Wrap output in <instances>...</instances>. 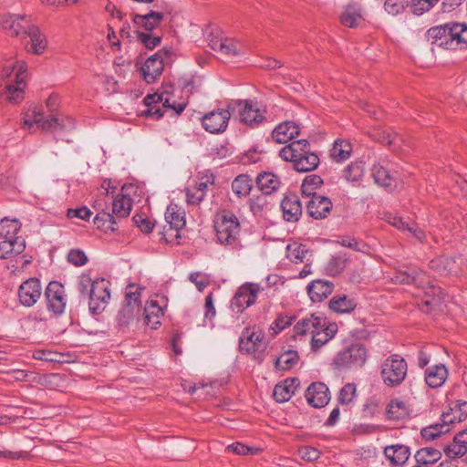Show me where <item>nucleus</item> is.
<instances>
[{"mask_svg": "<svg viewBox=\"0 0 467 467\" xmlns=\"http://www.w3.org/2000/svg\"><path fill=\"white\" fill-rule=\"evenodd\" d=\"M426 36L433 47L447 50L465 49L467 48V24L451 21L432 26L428 29Z\"/></svg>", "mask_w": 467, "mask_h": 467, "instance_id": "1", "label": "nucleus"}, {"mask_svg": "<svg viewBox=\"0 0 467 467\" xmlns=\"http://www.w3.org/2000/svg\"><path fill=\"white\" fill-rule=\"evenodd\" d=\"M279 156L285 161L293 163L296 171L308 172L316 170L319 165V157L310 150L307 140L292 141L279 151Z\"/></svg>", "mask_w": 467, "mask_h": 467, "instance_id": "2", "label": "nucleus"}, {"mask_svg": "<svg viewBox=\"0 0 467 467\" xmlns=\"http://www.w3.org/2000/svg\"><path fill=\"white\" fill-rule=\"evenodd\" d=\"M46 106L48 111L51 113L48 118H44L43 112L37 109L36 106H34L25 114L23 119L24 127L30 129L34 124H36L37 128L44 131H49L57 129L64 130L67 127V124L63 119L58 118L57 114H55L58 108V96L54 94L50 95L46 100Z\"/></svg>", "mask_w": 467, "mask_h": 467, "instance_id": "3", "label": "nucleus"}, {"mask_svg": "<svg viewBox=\"0 0 467 467\" xmlns=\"http://www.w3.org/2000/svg\"><path fill=\"white\" fill-rule=\"evenodd\" d=\"M27 66L25 61H17L16 63H10L2 68L0 78L3 79L9 78L15 75L14 80H10L5 87L4 96L11 103H19L24 99L25 74Z\"/></svg>", "mask_w": 467, "mask_h": 467, "instance_id": "4", "label": "nucleus"}, {"mask_svg": "<svg viewBox=\"0 0 467 467\" xmlns=\"http://www.w3.org/2000/svg\"><path fill=\"white\" fill-rule=\"evenodd\" d=\"M214 230L221 244H234L240 232L238 218L231 211L223 210L216 215Z\"/></svg>", "mask_w": 467, "mask_h": 467, "instance_id": "5", "label": "nucleus"}, {"mask_svg": "<svg viewBox=\"0 0 467 467\" xmlns=\"http://www.w3.org/2000/svg\"><path fill=\"white\" fill-rule=\"evenodd\" d=\"M408 372L406 360L400 355H391L381 364V378L388 387H398L404 381Z\"/></svg>", "mask_w": 467, "mask_h": 467, "instance_id": "6", "label": "nucleus"}, {"mask_svg": "<svg viewBox=\"0 0 467 467\" xmlns=\"http://www.w3.org/2000/svg\"><path fill=\"white\" fill-rule=\"evenodd\" d=\"M140 287L130 284L126 287L125 303L117 315L118 325L121 327H128L133 321L136 314L141 310Z\"/></svg>", "mask_w": 467, "mask_h": 467, "instance_id": "7", "label": "nucleus"}, {"mask_svg": "<svg viewBox=\"0 0 467 467\" xmlns=\"http://www.w3.org/2000/svg\"><path fill=\"white\" fill-rule=\"evenodd\" d=\"M264 333L254 328L245 327L239 337V349L243 353L252 354L254 359L262 362L265 358V345Z\"/></svg>", "mask_w": 467, "mask_h": 467, "instance_id": "8", "label": "nucleus"}, {"mask_svg": "<svg viewBox=\"0 0 467 467\" xmlns=\"http://www.w3.org/2000/svg\"><path fill=\"white\" fill-rule=\"evenodd\" d=\"M228 108L234 114L238 111L240 120L251 128H257L260 124L266 120L265 110L253 105L251 100H232L228 103Z\"/></svg>", "mask_w": 467, "mask_h": 467, "instance_id": "9", "label": "nucleus"}, {"mask_svg": "<svg viewBox=\"0 0 467 467\" xmlns=\"http://www.w3.org/2000/svg\"><path fill=\"white\" fill-rule=\"evenodd\" d=\"M368 358V350L360 343L351 344L345 349L339 351L334 358V365L337 368H360Z\"/></svg>", "mask_w": 467, "mask_h": 467, "instance_id": "10", "label": "nucleus"}, {"mask_svg": "<svg viewBox=\"0 0 467 467\" xmlns=\"http://www.w3.org/2000/svg\"><path fill=\"white\" fill-rule=\"evenodd\" d=\"M171 57V51L163 49L150 56L140 67L143 79L153 83L161 75L165 63Z\"/></svg>", "mask_w": 467, "mask_h": 467, "instance_id": "11", "label": "nucleus"}, {"mask_svg": "<svg viewBox=\"0 0 467 467\" xmlns=\"http://www.w3.org/2000/svg\"><path fill=\"white\" fill-rule=\"evenodd\" d=\"M33 25L31 17L26 15L0 16V26L12 36H26Z\"/></svg>", "mask_w": 467, "mask_h": 467, "instance_id": "12", "label": "nucleus"}, {"mask_svg": "<svg viewBox=\"0 0 467 467\" xmlns=\"http://www.w3.org/2000/svg\"><path fill=\"white\" fill-rule=\"evenodd\" d=\"M261 287L257 284L246 283L241 285L231 300V308L235 313H242L254 304Z\"/></svg>", "mask_w": 467, "mask_h": 467, "instance_id": "13", "label": "nucleus"}, {"mask_svg": "<svg viewBox=\"0 0 467 467\" xmlns=\"http://www.w3.org/2000/svg\"><path fill=\"white\" fill-rule=\"evenodd\" d=\"M320 324H317L311 336V349L314 352L319 350L321 347L329 342L337 332V325L334 322H328L322 313H318Z\"/></svg>", "mask_w": 467, "mask_h": 467, "instance_id": "14", "label": "nucleus"}, {"mask_svg": "<svg viewBox=\"0 0 467 467\" xmlns=\"http://www.w3.org/2000/svg\"><path fill=\"white\" fill-rule=\"evenodd\" d=\"M110 298V292L105 279H97L93 282L89 291L88 308L93 315L100 314Z\"/></svg>", "mask_w": 467, "mask_h": 467, "instance_id": "15", "label": "nucleus"}, {"mask_svg": "<svg viewBox=\"0 0 467 467\" xmlns=\"http://www.w3.org/2000/svg\"><path fill=\"white\" fill-rule=\"evenodd\" d=\"M231 116L232 110L227 107V109H219L206 113L202 117L201 121L206 131L219 134L226 130Z\"/></svg>", "mask_w": 467, "mask_h": 467, "instance_id": "16", "label": "nucleus"}, {"mask_svg": "<svg viewBox=\"0 0 467 467\" xmlns=\"http://www.w3.org/2000/svg\"><path fill=\"white\" fill-rule=\"evenodd\" d=\"M65 289L61 283L57 281L50 282L46 290L45 297L48 311L55 316L61 315L66 307Z\"/></svg>", "mask_w": 467, "mask_h": 467, "instance_id": "17", "label": "nucleus"}, {"mask_svg": "<svg viewBox=\"0 0 467 467\" xmlns=\"http://www.w3.org/2000/svg\"><path fill=\"white\" fill-rule=\"evenodd\" d=\"M19 303L26 306L31 307L40 299L42 295V285L40 280L36 277L24 281L18 288Z\"/></svg>", "mask_w": 467, "mask_h": 467, "instance_id": "18", "label": "nucleus"}, {"mask_svg": "<svg viewBox=\"0 0 467 467\" xmlns=\"http://www.w3.org/2000/svg\"><path fill=\"white\" fill-rule=\"evenodd\" d=\"M134 188L133 184L126 183L121 187L112 201V214L118 218L128 217L130 213L133 201L130 196V190Z\"/></svg>", "mask_w": 467, "mask_h": 467, "instance_id": "19", "label": "nucleus"}, {"mask_svg": "<svg viewBox=\"0 0 467 467\" xmlns=\"http://www.w3.org/2000/svg\"><path fill=\"white\" fill-rule=\"evenodd\" d=\"M305 397L308 404L314 408H323L330 400L329 389L323 382L311 383L305 392Z\"/></svg>", "mask_w": 467, "mask_h": 467, "instance_id": "20", "label": "nucleus"}, {"mask_svg": "<svg viewBox=\"0 0 467 467\" xmlns=\"http://www.w3.org/2000/svg\"><path fill=\"white\" fill-rule=\"evenodd\" d=\"M333 208V203L328 197L313 195L306 203L307 214L315 220L327 218Z\"/></svg>", "mask_w": 467, "mask_h": 467, "instance_id": "21", "label": "nucleus"}, {"mask_svg": "<svg viewBox=\"0 0 467 467\" xmlns=\"http://www.w3.org/2000/svg\"><path fill=\"white\" fill-rule=\"evenodd\" d=\"M280 206L283 213V218L286 222L296 223L302 216V203L296 193L289 192L285 194Z\"/></svg>", "mask_w": 467, "mask_h": 467, "instance_id": "22", "label": "nucleus"}, {"mask_svg": "<svg viewBox=\"0 0 467 467\" xmlns=\"http://www.w3.org/2000/svg\"><path fill=\"white\" fill-rule=\"evenodd\" d=\"M431 270L442 276L458 275L461 273L460 264L455 258L439 256L429 263Z\"/></svg>", "mask_w": 467, "mask_h": 467, "instance_id": "23", "label": "nucleus"}, {"mask_svg": "<svg viewBox=\"0 0 467 467\" xmlns=\"http://www.w3.org/2000/svg\"><path fill=\"white\" fill-rule=\"evenodd\" d=\"M467 419V401L453 400L449 403L448 410L443 411L441 420L450 426Z\"/></svg>", "mask_w": 467, "mask_h": 467, "instance_id": "24", "label": "nucleus"}, {"mask_svg": "<svg viewBox=\"0 0 467 467\" xmlns=\"http://www.w3.org/2000/svg\"><path fill=\"white\" fill-rule=\"evenodd\" d=\"M384 456L391 466H403L410 455L408 446L403 444H393L384 448Z\"/></svg>", "mask_w": 467, "mask_h": 467, "instance_id": "25", "label": "nucleus"}, {"mask_svg": "<svg viewBox=\"0 0 467 467\" xmlns=\"http://www.w3.org/2000/svg\"><path fill=\"white\" fill-rule=\"evenodd\" d=\"M300 133L299 126L294 121H284L277 125L273 132V139L280 144H285L297 137Z\"/></svg>", "mask_w": 467, "mask_h": 467, "instance_id": "26", "label": "nucleus"}, {"mask_svg": "<svg viewBox=\"0 0 467 467\" xmlns=\"http://www.w3.org/2000/svg\"><path fill=\"white\" fill-rule=\"evenodd\" d=\"M362 21L361 8L357 3L348 4L339 16L340 24L349 28L358 27Z\"/></svg>", "mask_w": 467, "mask_h": 467, "instance_id": "27", "label": "nucleus"}, {"mask_svg": "<svg viewBox=\"0 0 467 467\" xmlns=\"http://www.w3.org/2000/svg\"><path fill=\"white\" fill-rule=\"evenodd\" d=\"M334 284L327 280L317 279L307 285V294L313 302H322L332 294Z\"/></svg>", "mask_w": 467, "mask_h": 467, "instance_id": "28", "label": "nucleus"}, {"mask_svg": "<svg viewBox=\"0 0 467 467\" xmlns=\"http://www.w3.org/2000/svg\"><path fill=\"white\" fill-rule=\"evenodd\" d=\"M299 385L300 381L297 378H288L275 386L273 397L279 403L288 401Z\"/></svg>", "mask_w": 467, "mask_h": 467, "instance_id": "29", "label": "nucleus"}, {"mask_svg": "<svg viewBox=\"0 0 467 467\" xmlns=\"http://www.w3.org/2000/svg\"><path fill=\"white\" fill-rule=\"evenodd\" d=\"M375 182L385 188L395 187L398 179L397 172H391L388 168L380 163L374 164L371 169Z\"/></svg>", "mask_w": 467, "mask_h": 467, "instance_id": "30", "label": "nucleus"}, {"mask_svg": "<svg viewBox=\"0 0 467 467\" xmlns=\"http://www.w3.org/2000/svg\"><path fill=\"white\" fill-rule=\"evenodd\" d=\"M258 189L265 195L276 192L281 184L279 178L270 171L260 172L255 179Z\"/></svg>", "mask_w": 467, "mask_h": 467, "instance_id": "31", "label": "nucleus"}, {"mask_svg": "<svg viewBox=\"0 0 467 467\" xmlns=\"http://www.w3.org/2000/svg\"><path fill=\"white\" fill-rule=\"evenodd\" d=\"M447 377L448 370L443 364L431 366L425 370V382L432 389L442 386Z\"/></svg>", "mask_w": 467, "mask_h": 467, "instance_id": "32", "label": "nucleus"}, {"mask_svg": "<svg viewBox=\"0 0 467 467\" xmlns=\"http://www.w3.org/2000/svg\"><path fill=\"white\" fill-rule=\"evenodd\" d=\"M26 242L24 238L3 239L0 242V259H7L24 252Z\"/></svg>", "mask_w": 467, "mask_h": 467, "instance_id": "33", "label": "nucleus"}, {"mask_svg": "<svg viewBox=\"0 0 467 467\" xmlns=\"http://www.w3.org/2000/svg\"><path fill=\"white\" fill-rule=\"evenodd\" d=\"M26 36L30 38L29 46L26 48L29 52L36 55L42 54L47 46V40L46 36L40 31L39 27L33 25Z\"/></svg>", "mask_w": 467, "mask_h": 467, "instance_id": "34", "label": "nucleus"}, {"mask_svg": "<svg viewBox=\"0 0 467 467\" xmlns=\"http://www.w3.org/2000/svg\"><path fill=\"white\" fill-rule=\"evenodd\" d=\"M416 464L413 467H431L441 458V451L432 447H423L414 455Z\"/></svg>", "mask_w": 467, "mask_h": 467, "instance_id": "35", "label": "nucleus"}, {"mask_svg": "<svg viewBox=\"0 0 467 467\" xmlns=\"http://www.w3.org/2000/svg\"><path fill=\"white\" fill-rule=\"evenodd\" d=\"M163 18L162 13L150 11L146 15H134L132 20L138 26L143 27L147 31H152L159 26Z\"/></svg>", "mask_w": 467, "mask_h": 467, "instance_id": "36", "label": "nucleus"}, {"mask_svg": "<svg viewBox=\"0 0 467 467\" xmlns=\"http://www.w3.org/2000/svg\"><path fill=\"white\" fill-rule=\"evenodd\" d=\"M165 221L171 229L179 231L185 226V213L177 204H170L165 212Z\"/></svg>", "mask_w": 467, "mask_h": 467, "instance_id": "37", "label": "nucleus"}, {"mask_svg": "<svg viewBox=\"0 0 467 467\" xmlns=\"http://www.w3.org/2000/svg\"><path fill=\"white\" fill-rule=\"evenodd\" d=\"M328 306L332 312L346 314L353 311L357 306V303L355 299L346 295H337L330 299Z\"/></svg>", "mask_w": 467, "mask_h": 467, "instance_id": "38", "label": "nucleus"}, {"mask_svg": "<svg viewBox=\"0 0 467 467\" xmlns=\"http://www.w3.org/2000/svg\"><path fill=\"white\" fill-rule=\"evenodd\" d=\"M425 274L418 272L415 269L408 271L396 272L391 278L392 282L400 285H421L424 281Z\"/></svg>", "mask_w": 467, "mask_h": 467, "instance_id": "39", "label": "nucleus"}, {"mask_svg": "<svg viewBox=\"0 0 467 467\" xmlns=\"http://www.w3.org/2000/svg\"><path fill=\"white\" fill-rule=\"evenodd\" d=\"M378 140L384 145L391 147L394 151L400 150L402 153L409 152V150L403 147L404 139L397 132L383 131L379 134Z\"/></svg>", "mask_w": 467, "mask_h": 467, "instance_id": "40", "label": "nucleus"}, {"mask_svg": "<svg viewBox=\"0 0 467 467\" xmlns=\"http://www.w3.org/2000/svg\"><path fill=\"white\" fill-rule=\"evenodd\" d=\"M349 258L346 253H337L331 256L327 264L326 271L331 276L340 275L348 264Z\"/></svg>", "mask_w": 467, "mask_h": 467, "instance_id": "41", "label": "nucleus"}, {"mask_svg": "<svg viewBox=\"0 0 467 467\" xmlns=\"http://www.w3.org/2000/svg\"><path fill=\"white\" fill-rule=\"evenodd\" d=\"M320 318H318V313H313L309 316L299 320L294 327V330L296 335L305 336L306 334L313 333L314 328H317V324H320Z\"/></svg>", "mask_w": 467, "mask_h": 467, "instance_id": "42", "label": "nucleus"}, {"mask_svg": "<svg viewBox=\"0 0 467 467\" xmlns=\"http://www.w3.org/2000/svg\"><path fill=\"white\" fill-rule=\"evenodd\" d=\"M253 189V180L247 174L238 175L232 182V190L238 197H246Z\"/></svg>", "mask_w": 467, "mask_h": 467, "instance_id": "43", "label": "nucleus"}, {"mask_svg": "<svg viewBox=\"0 0 467 467\" xmlns=\"http://www.w3.org/2000/svg\"><path fill=\"white\" fill-rule=\"evenodd\" d=\"M352 146L349 142L337 140L329 151L330 157L337 162H341L349 158Z\"/></svg>", "mask_w": 467, "mask_h": 467, "instance_id": "44", "label": "nucleus"}, {"mask_svg": "<svg viewBox=\"0 0 467 467\" xmlns=\"http://www.w3.org/2000/svg\"><path fill=\"white\" fill-rule=\"evenodd\" d=\"M408 414L409 410L405 402L400 400H392L386 409L387 418L391 420H400Z\"/></svg>", "mask_w": 467, "mask_h": 467, "instance_id": "45", "label": "nucleus"}, {"mask_svg": "<svg viewBox=\"0 0 467 467\" xmlns=\"http://www.w3.org/2000/svg\"><path fill=\"white\" fill-rule=\"evenodd\" d=\"M21 228V223L18 220L4 218L0 221V237L3 239H17L21 238L16 236Z\"/></svg>", "mask_w": 467, "mask_h": 467, "instance_id": "46", "label": "nucleus"}, {"mask_svg": "<svg viewBox=\"0 0 467 467\" xmlns=\"http://www.w3.org/2000/svg\"><path fill=\"white\" fill-rule=\"evenodd\" d=\"M298 360L299 357L297 351L287 350L275 359V368L279 370H289L297 364Z\"/></svg>", "mask_w": 467, "mask_h": 467, "instance_id": "47", "label": "nucleus"}, {"mask_svg": "<svg viewBox=\"0 0 467 467\" xmlns=\"http://www.w3.org/2000/svg\"><path fill=\"white\" fill-rule=\"evenodd\" d=\"M451 431L448 423H435L423 428L420 431L421 437L426 441H433L439 438L441 434H445Z\"/></svg>", "mask_w": 467, "mask_h": 467, "instance_id": "48", "label": "nucleus"}, {"mask_svg": "<svg viewBox=\"0 0 467 467\" xmlns=\"http://www.w3.org/2000/svg\"><path fill=\"white\" fill-rule=\"evenodd\" d=\"M451 431L448 423H435L423 428L420 431L421 437L426 441H433L439 438L441 434H445Z\"/></svg>", "mask_w": 467, "mask_h": 467, "instance_id": "49", "label": "nucleus"}, {"mask_svg": "<svg viewBox=\"0 0 467 467\" xmlns=\"http://www.w3.org/2000/svg\"><path fill=\"white\" fill-rule=\"evenodd\" d=\"M364 175L363 161H354L349 163L343 171V177L346 181L356 182L362 179Z\"/></svg>", "mask_w": 467, "mask_h": 467, "instance_id": "50", "label": "nucleus"}, {"mask_svg": "<svg viewBox=\"0 0 467 467\" xmlns=\"http://www.w3.org/2000/svg\"><path fill=\"white\" fill-rule=\"evenodd\" d=\"M337 243L344 247L350 248L354 251L360 252L363 254H368L369 253V245L366 244L365 242L358 240L355 238L354 236H342L337 241Z\"/></svg>", "mask_w": 467, "mask_h": 467, "instance_id": "51", "label": "nucleus"}, {"mask_svg": "<svg viewBox=\"0 0 467 467\" xmlns=\"http://www.w3.org/2000/svg\"><path fill=\"white\" fill-rule=\"evenodd\" d=\"M93 222L99 229L112 232L117 230L115 216L112 213L102 211L95 216Z\"/></svg>", "mask_w": 467, "mask_h": 467, "instance_id": "52", "label": "nucleus"}, {"mask_svg": "<svg viewBox=\"0 0 467 467\" xmlns=\"http://www.w3.org/2000/svg\"><path fill=\"white\" fill-rule=\"evenodd\" d=\"M267 195H253L248 201L250 211L255 216H262L264 213L269 209V202H267Z\"/></svg>", "mask_w": 467, "mask_h": 467, "instance_id": "53", "label": "nucleus"}, {"mask_svg": "<svg viewBox=\"0 0 467 467\" xmlns=\"http://www.w3.org/2000/svg\"><path fill=\"white\" fill-rule=\"evenodd\" d=\"M287 258L294 263H301L308 254V250L304 244H288Z\"/></svg>", "mask_w": 467, "mask_h": 467, "instance_id": "54", "label": "nucleus"}, {"mask_svg": "<svg viewBox=\"0 0 467 467\" xmlns=\"http://www.w3.org/2000/svg\"><path fill=\"white\" fill-rule=\"evenodd\" d=\"M410 6L409 0H386L384 9L391 16L402 13L406 7Z\"/></svg>", "mask_w": 467, "mask_h": 467, "instance_id": "55", "label": "nucleus"}, {"mask_svg": "<svg viewBox=\"0 0 467 467\" xmlns=\"http://www.w3.org/2000/svg\"><path fill=\"white\" fill-rule=\"evenodd\" d=\"M439 0H412L410 2V10L416 16H420L431 10Z\"/></svg>", "mask_w": 467, "mask_h": 467, "instance_id": "56", "label": "nucleus"}, {"mask_svg": "<svg viewBox=\"0 0 467 467\" xmlns=\"http://www.w3.org/2000/svg\"><path fill=\"white\" fill-rule=\"evenodd\" d=\"M138 40L145 46L146 48L152 50L161 42V37L158 36H152L149 33H143L140 31H135Z\"/></svg>", "mask_w": 467, "mask_h": 467, "instance_id": "57", "label": "nucleus"}, {"mask_svg": "<svg viewBox=\"0 0 467 467\" xmlns=\"http://www.w3.org/2000/svg\"><path fill=\"white\" fill-rule=\"evenodd\" d=\"M443 451L448 458L454 460L467 452V446L453 441L451 444L445 446Z\"/></svg>", "mask_w": 467, "mask_h": 467, "instance_id": "58", "label": "nucleus"}, {"mask_svg": "<svg viewBox=\"0 0 467 467\" xmlns=\"http://www.w3.org/2000/svg\"><path fill=\"white\" fill-rule=\"evenodd\" d=\"M143 314L145 315V323L149 325L152 316L159 317L160 316L163 315V309L159 306L157 301L150 300L144 307Z\"/></svg>", "mask_w": 467, "mask_h": 467, "instance_id": "59", "label": "nucleus"}, {"mask_svg": "<svg viewBox=\"0 0 467 467\" xmlns=\"http://www.w3.org/2000/svg\"><path fill=\"white\" fill-rule=\"evenodd\" d=\"M356 396V385L352 383L346 384L339 392L338 401L341 404H349Z\"/></svg>", "mask_w": 467, "mask_h": 467, "instance_id": "60", "label": "nucleus"}, {"mask_svg": "<svg viewBox=\"0 0 467 467\" xmlns=\"http://www.w3.org/2000/svg\"><path fill=\"white\" fill-rule=\"evenodd\" d=\"M132 221L144 234H150L154 227V223L143 214H135L132 217Z\"/></svg>", "mask_w": 467, "mask_h": 467, "instance_id": "61", "label": "nucleus"}, {"mask_svg": "<svg viewBox=\"0 0 467 467\" xmlns=\"http://www.w3.org/2000/svg\"><path fill=\"white\" fill-rule=\"evenodd\" d=\"M67 261L76 266H82L87 264L88 257L82 250L71 249L67 254Z\"/></svg>", "mask_w": 467, "mask_h": 467, "instance_id": "62", "label": "nucleus"}, {"mask_svg": "<svg viewBox=\"0 0 467 467\" xmlns=\"http://www.w3.org/2000/svg\"><path fill=\"white\" fill-rule=\"evenodd\" d=\"M204 193L199 192L195 187L186 190L187 202L191 205H198L204 199Z\"/></svg>", "mask_w": 467, "mask_h": 467, "instance_id": "63", "label": "nucleus"}, {"mask_svg": "<svg viewBox=\"0 0 467 467\" xmlns=\"http://www.w3.org/2000/svg\"><path fill=\"white\" fill-rule=\"evenodd\" d=\"M91 214L92 213L86 206H82L77 209H68L67 213L68 218H78L85 221H88Z\"/></svg>", "mask_w": 467, "mask_h": 467, "instance_id": "64", "label": "nucleus"}]
</instances>
